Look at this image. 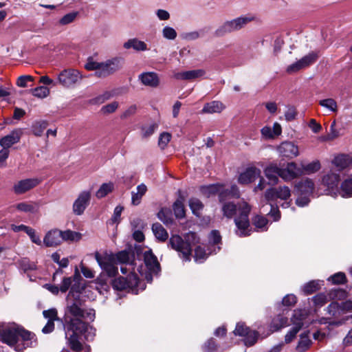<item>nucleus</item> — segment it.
<instances>
[{
  "mask_svg": "<svg viewBox=\"0 0 352 352\" xmlns=\"http://www.w3.org/2000/svg\"><path fill=\"white\" fill-rule=\"evenodd\" d=\"M94 318V309H82L80 300H67L64 316V329L67 343L72 351L80 352L83 349L79 340L80 335H82L87 341L94 339L96 329L85 320L93 321Z\"/></svg>",
  "mask_w": 352,
  "mask_h": 352,
  "instance_id": "nucleus-1",
  "label": "nucleus"
},
{
  "mask_svg": "<svg viewBox=\"0 0 352 352\" xmlns=\"http://www.w3.org/2000/svg\"><path fill=\"white\" fill-rule=\"evenodd\" d=\"M0 339L3 343L19 352L36 345L35 335L19 327L0 326Z\"/></svg>",
  "mask_w": 352,
  "mask_h": 352,
  "instance_id": "nucleus-2",
  "label": "nucleus"
},
{
  "mask_svg": "<svg viewBox=\"0 0 352 352\" xmlns=\"http://www.w3.org/2000/svg\"><path fill=\"white\" fill-rule=\"evenodd\" d=\"M199 243V239L195 232H188L184 239L178 234L172 235L169 239L168 245L176 250L185 261H190L192 247Z\"/></svg>",
  "mask_w": 352,
  "mask_h": 352,
  "instance_id": "nucleus-3",
  "label": "nucleus"
},
{
  "mask_svg": "<svg viewBox=\"0 0 352 352\" xmlns=\"http://www.w3.org/2000/svg\"><path fill=\"white\" fill-rule=\"evenodd\" d=\"M256 17L252 14L239 16L234 19L225 21L215 31L217 36H223L226 34L236 32L243 28L247 24L254 21Z\"/></svg>",
  "mask_w": 352,
  "mask_h": 352,
  "instance_id": "nucleus-4",
  "label": "nucleus"
},
{
  "mask_svg": "<svg viewBox=\"0 0 352 352\" xmlns=\"http://www.w3.org/2000/svg\"><path fill=\"white\" fill-rule=\"evenodd\" d=\"M251 210L250 206L246 202H242L239 206V214L234 219V223L236 227L235 231L236 235L240 237L250 235L249 214Z\"/></svg>",
  "mask_w": 352,
  "mask_h": 352,
  "instance_id": "nucleus-5",
  "label": "nucleus"
},
{
  "mask_svg": "<svg viewBox=\"0 0 352 352\" xmlns=\"http://www.w3.org/2000/svg\"><path fill=\"white\" fill-rule=\"evenodd\" d=\"M123 59L119 57L108 59L100 63V69L95 72L94 76L98 78H105L113 74L122 68Z\"/></svg>",
  "mask_w": 352,
  "mask_h": 352,
  "instance_id": "nucleus-6",
  "label": "nucleus"
},
{
  "mask_svg": "<svg viewBox=\"0 0 352 352\" xmlns=\"http://www.w3.org/2000/svg\"><path fill=\"white\" fill-rule=\"evenodd\" d=\"M82 78L80 73L74 69L63 70L58 76V82L65 87H71Z\"/></svg>",
  "mask_w": 352,
  "mask_h": 352,
  "instance_id": "nucleus-7",
  "label": "nucleus"
},
{
  "mask_svg": "<svg viewBox=\"0 0 352 352\" xmlns=\"http://www.w3.org/2000/svg\"><path fill=\"white\" fill-rule=\"evenodd\" d=\"M139 278L134 272H130L126 277H119L113 280V287L119 291L133 289L138 285Z\"/></svg>",
  "mask_w": 352,
  "mask_h": 352,
  "instance_id": "nucleus-8",
  "label": "nucleus"
},
{
  "mask_svg": "<svg viewBox=\"0 0 352 352\" xmlns=\"http://www.w3.org/2000/svg\"><path fill=\"white\" fill-rule=\"evenodd\" d=\"M234 333L239 336L245 337L244 342L246 346L254 345L256 343L258 336L256 331H251L249 327L243 322H239L236 324Z\"/></svg>",
  "mask_w": 352,
  "mask_h": 352,
  "instance_id": "nucleus-9",
  "label": "nucleus"
},
{
  "mask_svg": "<svg viewBox=\"0 0 352 352\" xmlns=\"http://www.w3.org/2000/svg\"><path fill=\"white\" fill-rule=\"evenodd\" d=\"M280 178L285 182H290L302 175V170L294 162H288L284 168H280Z\"/></svg>",
  "mask_w": 352,
  "mask_h": 352,
  "instance_id": "nucleus-10",
  "label": "nucleus"
},
{
  "mask_svg": "<svg viewBox=\"0 0 352 352\" xmlns=\"http://www.w3.org/2000/svg\"><path fill=\"white\" fill-rule=\"evenodd\" d=\"M290 196L291 190L286 186L271 188L267 190L265 193V197L267 201H273L277 199L287 200Z\"/></svg>",
  "mask_w": 352,
  "mask_h": 352,
  "instance_id": "nucleus-11",
  "label": "nucleus"
},
{
  "mask_svg": "<svg viewBox=\"0 0 352 352\" xmlns=\"http://www.w3.org/2000/svg\"><path fill=\"white\" fill-rule=\"evenodd\" d=\"M40 182L37 178L22 179L14 185L13 190L16 194L21 195L38 186Z\"/></svg>",
  "mask_w": 352,
  "mask_h": 352,
  "instance_id": "nucleus-12",
  "label": "nucleus"
},
{
  "mask_svg": "<svg viewBox=\"0 0 352 352\" xmlns=\"http://www.w3.org/2000/svg\"><path fill=\"white\" fill-rule=\"evenodd\" d=\"M91 193L89 191H82L73 204V212L76 215L82 214L89 205Z\"/></svg>",
  "mask_w": 352,
  "mask_h": 352,
  "instance_id": "nucleus-13",
  "label": "nucleus"
},
{
  "mask_svg": "<svg viewBox=\"0 0 352 352\" xmlns=\"http://www.w3.org/2000/svg\"><path fill=\"white\" fill-rule=\"evenodd\" d=\"M277 151L280 155L289 159L296 157L299 155L298 147L293 142L288 141L282 142L277 147Z\"/></svg>",
  "mask_w": 352,
  "mask_h": 352,
  "instance_id": "nucleus-14",
  "label": "nucleus"
},
{
  "mask_svg": "<svg viewBox=\"0 0 352 352\" xmlns=\"http://www.w3.org/2000/svg\"><path fill=\"white\" fill-rule=\"evenodd\" d=\"M261 170L256 167L252 166L246 168V170L240 174L238 182L241 184H248L260 177Z\"/></svg>",
  "mask_w": 352,
  "mask_h": 352,
  "instance_id": "nucleus-15",
  "label": "nucleus"
},
{
  "mask_svg": "<svg viewBox=\"0 0 352 352\" xmlns=\"http://www.w3.org/2000/svg\"><path fill=\"white\" fill-rule=\"evenodd\" d=\"M144 263L151 274H157L160 271V265L157 257L152 251L147 250L144 253Z\"/></svg>",
  "mask_w": 352,
  "mask_h": 352,
  "instance_id": "nucleus-16",
  "label": "nucleus"
},
{
  "mask_svg": "<svg viewBox=\"0 0 352 352\" xmlns=\"http://www.w3.org/2000/svg\"><path fill=\"white\" fill-rule=\"evenodd\" d=\"M22 133L23 131L21 129L13 130L10 133L0 139V145L3 149H8L19 142Z\"/></svg>",
  "mask_w": 352,
  "mask_h": 352,
  "instance_id": "nucleus-17",
  "label": "nucleus"
},
{
  "mask_svg": "<svg viewBox=\"0 0 352 352\" xmlns=\"http://www.w3.org/2000/svg\"><path fill=\"white\" fill-rule=\"evenodd\" d=\"M62 231L54 229L49 231L45 236L43 243L46 247H56L63 242Z\"/></svg>",
  "mask_w": 352,
  "mask_h": 352,
  "instance_id": "nucleus-18",
  "label": "nucleus"
},
{
  "mask_svg": "<svg viewBox=\"0 0 352 352\" xmlns=\"http://www.w3.org/2000/svg\"><path fill=\"white\" fill-rule=\"evenodd\" d=\"M219 202L221 204V212L223 217L229 219L236 214L237 210H239V206L242 204V203L236 204L233 201H230V199Z\"/></svg>",
  "mask_w": 352,
  "mask_h": 352,
  "instance_id": "nucleus-19",
  "label": "nucleus"
},
{
  "mask_svg": "<svg viewBox=\"0 0 352 352\" xmlns=\"http://www.w3.org/2000/svg\"><path fill=\"white\" fill-rule=\"evenodd\" d=\"M297 195L311 196L314 189V184L310 179L299 182L295 185Z\"/></svg>",
  "mask_w": 352,
  "mask_h": 352,
  "instance_id": "nucleus-20",
  "label": "nucleus"
},
{
  "mask_svg": "<svg viewBox=\"0 0 352 352\" xmlns=\"http://www.w3.org/2000/svg\"><path fill=\"white\" fill-rule=\"evenodd\" d=\"M265 177L269 180V184L275 185L278 182V177H280V167L276 164H272L264 170Z\"/></svg>",
  "mask_w": 352,
  "mask_h": 352,
  "instance_id": "nucleus-21",
  "label": "nucleus"
},
{
  "mask_svg": "<svg viewBox=\"0 0 352 352\" xmlns=\"http://www.w3.org/2000/svg\"><path fill=\"white\" fill-rule=\"evenodd\" d=\"M138 78L144 85L151 87H156L160 83L158 76L155 72L142 73L139 75Z\"/></svg>",
  "mask_w": 352,
  "mask_h": 352,
  "instance_id": "nucleus-22",
  "label": "nucleus"
},
{
  "mask_svg": "<svg viewBox=\"0 0 352 352\" xmlns=\"http://www.w3.org/2000/svg\"><path fill=\"white\" fill-rule=\"evenodd\" d=\"M205 74L206 72L204 69H194L176 73L174 77L177 80H191L202 77Z\"/></svg>",
  "mask_w": 352,
  "mask_h": 352,
  "instance_id": "nucleus-23",
  "label": "nucleus"
},
{
  "mask_svg": "<svg viewBox=\"0 0 352 352\" xmlns=\"http://www.w3.org/2000/svg\"><path fill=\"white\" fill-rule=\"evenodd\" d=\"M226 109V106L218 100H213L212 102L206 103L201 110V113H219Z\"/></svg>",
  "mask_w": 352,
  "mask_h": 352,
  "instance_id": "nucleus-24",
  "label": "nucleus"
},
{
  "mask_svg": "<svg viewBox=\"0 0 352 352\" xmlns=\"http://www.w3.org/2000/svg\"><path fill=\"white\" fill-rule=\"evenodd\" d=\"M339 182L340 175L332 172L324 175L322 179V184L329 190L336 188Z\"/></svg>",
  "mask_w": 352,
  "mask_h": 352,
  "instance_id": "nucleus-25",
  "label": "nucleus"
},
{
  "mask_svg": "<svg viewBox=\"0 0 352 352\" xmlns=\"http://www.w3.org/2000/svg\"><path fill=\"white\" fill-rule=\"evenodd\" d=\"M333 164L338 170H342L352 164V157L349 155L342 154L333 159Z\"/></svg>",
  "mask_w": 352,
  "mask_h": 352,
  "instance_id": "nucleus-26",
  "label": "nucleus"
},
{
  "mask_svg": "<svg viewBox=\"0 0 352 352\" xmlns=\"http://www.w3.org/2000/svg\"><path fill=\"white\" fill-rule=\"evenodd\" d=\"M95 258L102 270L105 266H107V265H110L115 261L114 254H109L107 252L100 254L99 252H95Z\"/></svg>",
  "mask_w": 352,
  "mask_h": 352,
  "instance_id": "nucleus-27",
  "label": "nucleus"
},
{
  "mask_svg": "<svg viewBox=\"0 0 352 352\" xmlns=\"http://www.w3.org/2000/svg\"><path fill=\"white\" fill-rule=\"evenodd\" d=\"M123 47L126 49L133 48L135 51H146L148 50L146 44L138 38H131L125 42Z\"/></svg>",
  "mask_w": 352,
  "mask_h": 352,
  "instance_id": "nucleus-28",
  "label": "nucleus"
},
{
  "mask_svg": "<svg viewBox=\"0 0 352 352\" xmlns=\"http://www.w3.org/2000/svg\"><path fill=\"white\" fill-rule=\"evenodd\" d=\"M240 192L236 185H232L230 189H223L219 195V201L230 199L231 198H239Z\"/></svg>",
  "mask_w": 352,
  "mask_h": 352,
  "instance_id": "nucleus-29",
  "label": "nucleus"
},
{
  "mask_svg": "<svg viewBox=\"0 0 352 352\" xmlns=\"http://www.w3.org/2000/svg\"><path fill=\"white\" fill-rule=\"evenodd\" d=\"M15 207L21 212L36 213L38 211L39 204L36 202H21Z\"/></svg>",
  "mask_w": 352,
  "mask_h": 352,
  "instance_id": "nucleus-30",
  "label": "nucleus"
},
{
  "mask_svg": "<svg viewBox=\"0 0 352 352\" xmlns=\"http://www.w3.org/2000/svg\"><path fill=\"white\" fill-rule=\"evenodd\" d=\"M152 230L158 241L164 242L167 240L168 234L160 223H153L152 226Z\"/></svg>",
  "mask_w": 352,
  "mask_h": 352,
  "instance_id": "nucleus-31",
  "label": "nucleus"
},
{
  "mask_svg": "<svg viewBox=\"0 0 352 352\" xmlns=\"http://www.w3.org/2000/svg\"><path fill=\"white\" fill-rule=\"evenodd\" d=\"M136 190V192L133 191L131 192V203L134 206L140 204L142 197L147 191V187L144 184H141L137 186Z\"/></svg>",
  "mask_w": 352,
  "mask_h": 352,
  "instance_id": "nucleus-32",
  "label": "nucleus"
},
{
  "mask_svg": "<svg viewBox=\"0 0 352 352\" xmlns=\"http://www.w3.org/2000/svg\"><path fill=\"white\" fill-rule=\"evenodd\" d=\"M288 325V319L282 315H278L274 317L271 322L270 329L272 331H276L283 327Z\"/></svg>",
  "mask_w": 352,
  "mask_h": 352,
  "instance_id": "nucleus-33",
  "label": "nucleus"
},
{
  "mask_svg": "<svg viewBox=\"0 0 352 352\" xmlns=\"http://www.w3.org/2000/svg\"><path fill=\"white\" fill-rule=\"evenodd\" d=\"M114 256L115 259L116 258L121 263L128 264L129 265H132L133 264V254L130 250L120 251Z\"/></svg>",
  "mask_w": 352,
  "mask_h": 352,
  "instance_id": "nucleus-34",
  "label": "nucleus"
},
{
  "mask_svg": "<svg viewBox=\"0 0 352 352\" xmlns=\"http://www.w3.org/2000/svg\"><path fill=\"white\" fill-rule=\"evenodd\" d=\"M157 217L166 226L172 225L173 223L172 212L169 208H162L157 213Z\"/></svg>",
  "mask_w": 352,
  "mask_h": 352,
  "instance_id": "nucleus-35",
  "label": "nucleus"
},
{
  "mask_svg": "<svg viewBox=\"0 0 352 352\" xmlns=\"http://www.w3.org/2000/svg\"><path fill=\"white\" fill-rule=\"evenodd\" d=\"M311 344V340L309 338L308 333H304L300 335V339L296 346L298 352H305Z\"/></svg>",
  "mask_w": 352,
  "mask_h": 352,
  "instance_id": "nucleus-36",
  "label": "nucleus"
},
{
  "mask_svg": "<svg viewBox=\"0 0 352 352\" xmlns=\"http://www.w3.org/2000/svg\"><path fill=\"white\" fill-rule=\"evenodd\" d=\"M303 324L300 322H294V327L288 331V333L285 336V343L291 342L296 337V334L302 327Z\"/></svg>",
  "mask_w": 352,
  "mask_h": 352,
  "instance_id": "nucleus-37",
  "label": "nucleus"
},
{
  "mask_svg": "<svg viewBox=\"0 0 352 352\" xmlns=\"http://www.w3.org/2000/svg\"><path fill=\"white\" fill-rule=\"evenodd\" d=\"M188 204L192 213L199 217L201 211L204 208L202 202L199 199L192 197L189 199Z\"/></svg>",
  "mask_w": 352,
  "mask_h": 352,
  "instance_id": "nucleus-38",
  "label": "nucleus"
},
{
  "mask_svg": "<svg viewBox=\"0 0 352 352\" xmlns=\"http://www.w3.org/2000/svg\"><path fill=\"white\" fill-rule=\"evenodd\" d=\"M340 194L343 197H352V179H345L342 183Z\"/></svg>",
  "mask_w": 352,
  "mask_h": 352,
  "instance_id": "nucleus-39",
  "label": "nucleus"
},
{
  "mask_svg": "<svg viewBox=\"0 0 352 352\" xmlns=\"http://www.w3.org/2000/svg\"><path fill=\"white\" fill-rule=\"evenodd\" d=\"M113 188H114V185L112 182L102 184L101 185V186L100 187V188L96 192V196L98 199L104 197L109 193L112 192V190H113Z\"/></svg>",
  "mask_w": 352,
  "mask_h": 352,
  "instance_id": "nucleus-40",
  "label": "nucleus"
},
{
  "mask_svg": "<svg viewBox=\"0 0 352 352\" xmlns=\"http://www.w3.org/2000/svg\"><path fill=\"white\" fill-rule=\"evenodd\" d=\"M173 210L176 218L182 219L185 217V208L181 199H177L174 202L173 205Z\"/></svg>",
  "mask_w": 352,
  "mask_h": 352,
  "instance_id": "nucleus-41",
  "label": "nucleus"
},
{
  "mask_svg": "<svg viewBox=\"0 0 352 352\" xmlns=\"http://www.w3.org/2000/svg\"><path fill=\"white\" fill-rule=\"evenodd\" d=\"M61 236L63 238V241H78L81 239L82 234L78 232L67 230L62 231Z\"/></svg>",
  "mask_w": 352,
  "mask_h": 352,
  "instance_id": "nucleus-42",
  "label": "nucleus"
},
{
  "mask_svg": "<svg viewBox=\"0 0 352 352\" xmlns=\"http://www.w3.org/2000/svg\"><path fill=\"white\" fill-rule=\"evenodd\" d=\"M320 288V283L319 280H311L306 283L302 288L305 294H311Z\"/></svg>",
  "mask_w": 352,
  "mask_h": 352,
  "instance_id": "nucleus-43",
  "label": "nucleus"
},
{
  "mask_svg": "<svg viewBox=\"0 0 352 352\" xmlns=\"http://www.w3.org/2000/svg\"><path fill=\"white\" fill-rule=\"evenodd\" d=\"M252 223L261 231L267 230L268 220L266 217L261 215H256L252 219Z\"/></svg>",
  "mask_w": 352,
  "mask_h": 352,
  "instance_id": "nucleus-44",
  "label": "nucleus"
},
{
  "mask_svg": "<svg viewBox=\"0 0 352 352\" xmlns=\"http://www.w3.org/2000/svg\"><path fill=\"white\" fill-rule=\"evenodd\" d=\"M318 58V54L315 52H311L300 58L301 63L306 68L309 65L314 64Z\"/></svg>",
  "mask_w": 352,
  "mask_h": 352,
  "instance_id": "nucleus-45",
  "label": "nucleus"
},
{
  "mask_svg": "<svg viewBox=\"0 0 352 352\" xmlns=\"http://www.w3.org/2000/svg\"><path fill=\"white\" fill-rule=\"evenodd\" d=\"M319 104L322 107L328 109L332 112H336L338 110L337 102L333 98L321 100L319 101Z\"/></svg>",
  "mask_w": 352,
  "mask_h": 352,
  "instance_id": "nucleus-46",
  "label": "nucleus"
},
{
  "mask_svg": "<svg viewBox=\"0 0 352 352\" xmlns=\"http://www.w3.org/2000/svg\"><path fill=\"white\" fill-rule=\"evenodd\" d=\"M223 190L222 186L219 184H212L203 188V192L208 197L212 195L218 194L219 196L220 192Z\"/></svg>",
  "mask_w": 352,
  "mask_h": 352,
  "instance_id": "nucleus-47",
  "label": "nucleus"
},
{
  "mask_svg": "<svg viewBox=\"0 0 352 352\" xmlns=\"http://www.w3.org/2000/svg\"><path fill=\"white\" fill-rule=\"evenodd\" d=\"M47 126L46 122H36L32 125V132L36 136H41Z\"/></svg>",
  "mask_w": 352,
  "mask_h": 352,
  "instance_id": "nucleus-48",
  "label": "nucleus"
},
{
  "mask_svg": "<svg viewBox=\"0 0 352 352\" xmlns=\"http://www.w3.org/2000/svg\"><path fill=\"white\" fill-rule=\"evenodd\" d=\"M162 36L168 40H174L177 36L175 30L170 26H165L162 30Z\"/></svg>",
  "mask_w": 352,
  "mask_h": 352,
  "instance_id": "nucleus-49",
  "label": "nucleus"
},
{
  "mask_svg": "<svg viewBox=\"0 0 352 352\" xmlns=\"http://www.w3.org/2000/svg\"><path fill=\"white\" fill-rule=\"evenodd\" d=\"M327 312L333 316L340 315V311H342L341 309V304H340L337 302H332L327 307Z\"/></svg>",
  "mask_w": 352,
  "mask_h": 352,
  "instance_id": "nucleus-50",
  "label": "nucleus"
},
{
  "mask_svg": "<svg viewBox=\"0 0 352 352\" xmlns=\"http://www.w3.org/2000/svg\"><path fill=\"white\" fill-rule=\"evenodd\" d=\"M204 352H216L217 350V345L213 338L208 340L203 345Z\"/></svg>",
  "mask_w": 352,
  "mask_h": 352,
  "instance_id": "nucleus-51",
  "label": "nucleus"
},
{
  "mask_svg": "<svg viewBox=\"0 0 352 352\" xmlns=\"http://www.w3.org/2000/svg\"><path fill=\"white\" fill-rule=\"evenodd\" d=\"M320 168V164L318 161L312 162L307 165L302 166L303 170L307 173H312L318 171Z\"/></svg>",
  "mask_w": 352,
  "mask_h": 352,
  "instance_id": "nucleus-52",
  "label": "nucleus"
},
{
  "mask_svg": "<svg viewBox=\"0 0 352 352\" xmlns=\"http://www.w3.org/2000/svg\"><path fill=\"white\" fill-rule=\"evenodd\" d=\"M207 257V254L204 248L201 246H197L195 250V260L197 262H202Z\"/></svg>",
  "mask_w": 352,
  "mask_h": 352,
  "instance_id": "nucleus-53",
  "label": "nucleus"
},
{
  "mask_svg": "<svg viewBox=\"0 0 352 352\" xmlns=\"http://www.w3.org/2000/svg\"><path fill=\"white\" fill-rule=\"evenodd\" d=\"M100 63L95 61L93 58L89 57L87 58L86 63L85 64V68L88 71L98 72L100 69Z\"/></svg>",
  "mask_w": 352,
  "mask_h": 352,
  "instance_id": "nucleus-54",
  "label": "nucleus"
},
{
  "mask_svg": "<svg viewBox=\"0 0 352 352\" xmlns=\"http://www.w3.org/2000/svg\"><path fill=\"white\" fill-rule=\"evenodd\" d=\"M158 125L156 123H153L148 126L142 127V133L143 138H148L151 136L157 129Z\"/></svg>",
  "mask_w": 352,
  "mask_h": 352,
  "instance_id": "nucleus-55",
  "label": "nucleus"
},
{
  "mask_svg": "<svg viewBox=\"0 0 352 352\" xmlns=\"http://www.w3.org/2000/svg\"><path fill=\"white\" fill-rule=\"evenodd\" d=\"M331 280L333 284H344L346 282V278L344 273L338 272L331 276L329 280Z\"/></svg>",
  "mask_w": 352,
  "mask_h": 352,
  "instance_id": "nucleus-56",
  "label": "nucleus"
},
{
  "mask_svg": "<svg viewBox=\"0 0 352 352\" xmlns=\"http://www.w3.org/2000/svg\"><path fill=\"white\" fill-rule=\"evenodd\" d=\"M50 94V90L43 86H41L32 89V94L38 98H45Z\"/></svg>",
  "mask_w": 352,
  "mask_h": 352,
  "instance_id": "nucleus-57",
  "label": "nucleus"
},
{
  "mask_svg": "<svg viewBox=\"0 0 352 352\" xmlns=\"http://www.w3.org/2000/svg\"><path fill=\"white\" fill-rule=\"evenodd\" d=\"M20 266L24 272L34 270L36 268V265L27 258H23L20 261Z\"/></svg>",
  "mask_w": 352,
  "mask_h": 352,
  "instance_id": "nucleus-58",
  "label": "nucleus"
},
{
  "mask_svg": "<svg viewBox=\"0 0 352 352\" xmlns=\"http://www.w3.org/2000/svg\"><path fill=\"white\" fill-rule=\"evenodd\" d=\"M316 306L322 307L327 302V298L324 294H318L312 298Z\"/></svg>",
  "mask_w": 352,
  "mask_h": 352,
  "instance_id": "nucleus-59",
  "label": "nucleus"
},
{
  "mask_svg": "<svg viewBox=\"0 0 352 352\" xmlns=\"http://www.w3.org/2000/svg\"><path fill=\"white\" fill-rule=\"evenodd\" d=\"M171 135L168 133H162L160 138L158 141V144L160 146L161 148L164 149L168 142L170 141Z\"/></svg>",
  "mask_w": 352,
  "mask_h": 352,
  "instance_id": "nucleus-60",
  "label": "nucleus"
},
{
  "mask_svg": "<svg viewBox=\"0 0 352 352\" xmlns=\"http://www.w3.org/2000/svg\"><path fill=\"white\" fill-rule=\"evenodd\" d=\"M43 316L48 320L56 321L58 320V312L56 309H50L43 311Z\"/></svg>",
  "mask_w": 352,
  "mask_h": 352,
  "instance_id": "nucleus-61",
  "label": "nucleus"
},
{
  "mask_svg": "<svg viewBox=\"0 0 352 352\" xmlns=\"http://www.w3.org/2000/svg\"><path fill=\"white\" fill-rule=\"evenodd\" d=\"M336 122L333 120L330 126L329 133L327 135L328 140H333L340 135L339 131L336 129Z\"/></svg>",
  "mask_w": 352,
  "mask_h": 352,
  "instance_id": "nucleus-62",
  "label": "nucleus"
},
{
  "mask_svg": "<svg viewBox=\"0 0 352 352\" xmlns=\"http://www.w3.org/2000/svg\"><path fill=\"white\" fill-rule=\"evenodd\" d=\"M26 234L30 236L32 243H34L38 245H41L42 241H41L39 236H38L36 234V232L34 229H32V228L30 227L28 228V231L26 232Z\"/></svg>",
  "mask_w": 352,
  "mask_h": 352,
  "instance_id": "nucleus-63",
  "label": "nucleus"
},
{
  "mask_svg": "<svg viewBox=\"0 0 352 352\" xmlns=\"http://www.w3.org/2000/svg\"><path fill=\"white\" fill-rule=\"evenodd\" d=\"M119 104L118 102H112L108 104L103 106L101 111L104 113H111L116 111L118 108Z\"/></svg>",
  "mask_w": 352,
  "mask_h": 352,
  "instance_id": "nucleus-64",
  "label": "nucleus"
}]
</instances>
